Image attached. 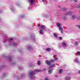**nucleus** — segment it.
Returning a JSON list of instances; mask_svg holds the SVG:
<instances>
[{"mask_svg":"<svg viewBox=\"0 0 80 80\" xmlns=\"http://www.w3.org/2000/svg\"><path fill=\"white\" fill-rule=\"evenodd\" d=\"M57 25L58 27H59V29L61 31V33H63V28L61 27V23H58L57 24Z\"/></svg>","mask_w":80,"mask_h":80,"instance_id":"f257e3e1","label":"nucleus"},{"mask_svg":"<svg viewBox=\"0 0 80 80\" xmlns=\"http://www.w3.org/2000/svg\"><path fill=\"white\" fill-rule=\"evenodd\" d=\"M34 75H35V72L33 71H32L29 72V76L30 78H33Z\"/></svg>","mask_w":80,"mask_h":80,"instance_id":"f03ea898","label":"nucleus"},{"mask_svg":"<svg viewBox=\"0 0 80 80\" xmlns=\"http://www.w3.org/2000/svg\"><path fill=\"white\" fill-rule=\"evenodd\" d=\"M54 62V60L52 59L50 61H46V63L48 65H50V64H51V63L52 62Z\"/></svg>","mask_w":80,"mask_h":80,"instance_id":"7ed1b4c3","label":"nucleus"},{"mask_svg":"<svg viewBox=\"0 0 80 80\" xmlns=\"http://www.w3.org/2000/svg\"><path fill=\"white\" fill-rule=\"evenodd\" d=\"M28 3L29 4H33L35 3L34 0H30L28 1Z\"/></svg>","mask_w":80,"mask_h":80,"instance_id":"20e7f679","label":"nucleus"},{"mask_svg":"<svg viewBox=\"0 0 80 80\" xmlns=\"http://www.w3.org/2000/svg\"><path fill=\"white\" fill-rule=\"evenodd\" d=\"M72 12H67L66 14V15H70V16L72 15Z\"/></svg>","mask_w":80,"mask_h":80,"instance_id":"39448f33","label":"nucleus"},{"mask_svg":"<svg viewBox=\"0 0 80 80\" xmlns=\"http://www.w3.org/2000/svg\"><path fill=\"white\" fill-rule=\"evenodd\" d=\"M62 45L63 47H67V43H65V42H62Z\"/></svg>","mask_w":80,"mask_h":80,"instance_id":"423d86ee","label":"nucleus"},{"mask_svg":"<svg viewBox=\"0 0 80 80\" xmlns=\"http://www.w3.org/2000/svg\"><path fill=\"white\" fill-rule=\"evenodd\" d=\"M46 51H48V52H49V51H50V50H51V48H47L46 49Z\"/></svg>","mask_w":80,"mask_h":80,"instance_id":"0eeeda50","label":"nucleus"},{"mask_svg":"<svg viewBox=\"0 0 80 80\" xmlns=\"http://www.w3.org/2000/svg\"><path fill=\"white\" fill-rule=\"evenodd\" d=\"M74 44L75 47H77V46H78V42H74Z\"/></svg>","mask_w":80,"mask_h":80,"instance_id":"6e6552de","label":"nucleus"},{"mask_svg":"<svg viewBox=\"0 0 80 80\" xmlns=\"http://www.w3.org/2000/svg\"><path fill=\"white\" fill-rule=\"evenodd\" d=\"M76 17V16L75 15H73L72 16L71 18L72 19H75Z\"/></svg>","mask_w":80,"mask_h":80,"instance_id":"1a4fd4ad","label":"nucleus"},{"mask_svg":"<svg viewBox=\"0 0 80 80\" xmlns=\"http://www.w3.org/2000/svg\"><path fill=\"white\" fill-rule=\"evenodd\" d=\"M41 28L42 29H45V27L44 25L42 26H41Z\"/></svg>","mask_w":80,"mask_h":80,"instance_id":"9d476101","label":"nucleus"},{"mask_svg":"<svg viewBox=\"0 0 80 80\" xmlns=\"http://www.w3.org/2000/svg\"><path fill=\"white\" fill-rule=\"evenodd\" d=\"M62 72H63V70L60 69L59 71V73H61Z\"/></svg>","mask_w":80,"mask_h":80,"instance_id":"9b49d317","label":"nucleus"},{"mask_svg":"<svg viewBox=\"0 0 80 80\" xmlns=\"http://www.w3.org/2000/svg\"><path fill=\"white\" fill-rule=\"evenodd\" d=\"M55 66V64H52L51 65L50 67H49V68H52V67H53L54 66Z\"/></svg>","mask_w":80,"mask_h":80,"instance_id":"f8f14e48","label":"nucleus"},{"mask_svg":"<svg viewBox=\"0 0 80 80\" xmlns=\"http://www.w3.org/2000/svg\"><path fill=\"white\" fill-rule=\"evenodd\" d=\"M43 32V31L42 30H41L39 31V33L40 34H42Z\"/></svg>","mask_w":80,"mask_h":80,"instance_id":"ddd939ff","label":"nucleus"},{"mask_svg":"<svg viewBox=\"0 0 80 80\" xmlns=\"http://www.w3.org/2000/svg\"><path fill=\"white\" fill-rule=\"evenodd\" d=\"M35 71L36 72H41V71H42L41 70H35Z\"/></svg>","mask_w":80,"mask_h":80,"instance_id":"4468645a","label":"nucleus"},{"mask_svg":"<svg viewBox=\"0 0 80 80\" xmlns=\"http://www.w3.org/2000/svg\"><path fill=\"white\" fill-rule=\"evenodd\" d=\"M75 62H76L77 63H79V62L78 61V59H75Z\"/></svg>","mask_w":80,"mask_h":80,"instance_id":"2eb2a0df","label":"nucleus"},{"mask_svg":"<svg viewBox=\"0 0 80 80\" xmlns=\"http://www.w3.org/2000/svg\"><path fill=\"white\" fill-rule=\"evenodd\" d=\"M40 63H41V62L40 61H38V64L39 65H40Z\"/></svg>","mask_w":80,"mask_h":80,"instance_id":"dca6fc26","label":"nucleus"},{"mask_svg":"<svg viewBox=\"0 0 80 80\" xmlns=\"http://www.w3.org/2000/svg\"><path fill=\"white\" fill-rule=\"evenodd\" d=\"M48 72L49 74H51V73H52V71L51 70H49Z\"/></svg>","mask_w":80,"mask_h":80,"instance_id":"f3484780","label":"nucleus"},{"mask_svg":"<svg viewBox=\"0 0 80 80\" xmlns=\"http://www.w3.org/2000/svg\"><path fill=\"white\" fill-rule=\"evenodd\" d=\"M54 36L55 37H57V34H56L55 33L54 34Z\"/></svg>","mask_w":80,"mask_h":80,"instance_id":"a211bd4d","label":"nucleus"},{"mask_svg":"<svg viewBox=\"0 0 80 80\" xmlns=\"http://www.w3.org/2000/svg\"><path fill=\"white\" fill-rule=\"evenodd\" d=\"M74 2H77V0H72Z\"/></svg>","mask_w":80,"mask_h":80,"instance_id":"6ab92c4d","label":"nucleus"},{"mask_svg":"<svg viewBox=\"0 0 80 80\" xmlns=\"http://www.w3.org/2000/svg\"><path fill=\"white\" fill-rule=\"evenodd\" d=\"M77 53L78 55H80V52H77Z\"/></svg>","mask_w":80,"mask_h":80,"instance_id":"aec40b11","label":"nucleus"},{"mask_svg":"<svg viewBox=\"0 0 80 80\" xmlns=\"http://www.w3.org/2000/svg\"><path fill=\"white\" fill-rule=\"evenodd\" d=\"M9 40H10V41H12V40H13V39L12 38H9Z\"/></svg>","mask_w":80,"mask_h":80,"instance_id":"412c9836","label":"nucleus"},{"mask_svg":"<svg viewBox=\"0 0 80 80\" xmlns=\"http://www.w3.org/2000/svg\"><path fill=\"white\" fill-rule=\"evenodd\" d=\"M68 78H69L68 77H66L65 78L66 80H68Z\"/></svg>","mask_w":80,"mask_h":80,"instance_id":"4be33fe9","label":"nucleus"},{"mask_svg":"<svg viewBox=\"0 0 80 80\" xmlns=\"http://www.w3.org/2000/svg\"><path fill=\"white\" fill-rule=\"evenodd\" d=\"M78 8H80V4H78Z\"/></svg>","mask_w":80,"mask_h":80,"instance_id":"5701e85b","label":"nucleus"},{"mask_svg":"<svg viewBox=\"0 0 80 80\" xmlns=\"http://www.w3.org/2000/svg\"><path fill=\"white\" fill-rule=\"evenodd\" d=\"M63 19L64 20H65V19H67V18L66 17H64Z\"/></svg>","mask_w":80,"mask_h":80,"instance_id":"b1692460","label":"nucleus"},{"mask_svg":"<svg viewBox=\"0 0 80 80\" xmlns=\"http://www.w3.org/2000/svg\"><path fill=\"white\" fill-rule=\"evenodd\" d=\"M59 39H60V40H62V37H59Z\"/></svg>","mask_w":80,"mask_h":80,"instance_id":"393cba45","label":"nucleus"},{"mask_svg":"<svg viewBox=\"0 0 80 80\" xmlns=\"http://www.w3.org/2000/svg\"><path fill=\"white\" fill-rule=\"evenodd\" d=\"M58 59L57 58H54V60H57Z\"/></svg>","mask_w":80,"mask_h":80,"instance_id":"a878e982","label":"nucleus"},{"mask_svg":"<svg viewBox=\"0 0 80 80\" xmlns=\"http://www.w3.org/2000/svg\"><path fill=\"white\" fill-rule=\"evenodd\" d=\"M45 80H48V78H45Z\"/></svg>","mask_w":80,"mask_h":80,"instance_id":"bb28decb","label":"nucleus"},{"mask_svg":"<svg viewBox=\"0 0 80 80\" xmlns=\"http://www.w3.org/2000/svg\"><path fill=\"white\" fill-rule=\"evenodd\" d=\"M77 19L78 20H80V17L78 18H77Z\"/></svg>","mask_w":80,"mask_h":80,"instance_id":"cd10ccee","label":"nucleus"},{"mask_svg":"<svg viewBox=\"0 0 80 80\" xmlns=\"http://www.w3.org/2000/svg\"><path fill=\"white\" fill-rule=\"evenodd\" d=\"M13 44H14V45H15V44H16V43L15 42H14V43H13Z\"/></svg>","mask_w":80,"mask_h":80,"instance_id":"c85d7f7f","label":"nucleus"},{"mask_svg":"<svg viewBox=\"0 0 80 80\" xmlns=\"http://www.w3.org/2000/svg\"><path fill=\"white\" fill-rule=\"evenodd\" d=\"M42 2H44V1H45V0H42Z\"/></svg>","mask_w":80,"mask_h":80,"instance_id":"c756f323","label":"nucleus"},{"mask_svg":"<svg viewBox=\"0 0 80 80\" xmlns=\"http://www.w3.org/2000/svg\"><path fill=\"white\" fill-rule=\"evenodd\" d=\"M44 71H45V70H46V68L44 69Z\"/></svg>","mask_w":80,"mask_h":80,"instance_id":"7c9ffc66","label":"nucleus"},{"mask_svg":"<svg viewBox=\"0 0 80 80\" xmlns=\"http://www.w3.org/2000/svg\"><path fill=\"white\" fill-rule=\"evenodd\" d=\"M63 8V9H64V10H65V8Z\"/></svg>","mask_w":80,"mask_h":80,"instance_id":"2f4dec72","label":"nucleus"},{"mask_svg":"<svg viewBox=\"0 0 80 80\" xmlns=\"http://www.w3.org/2000/svg\"><path fill=\"white\" fill-rule=\"evenodd\" d=\"M79 28H80V26H79Z\"/></svg>","mask_w":80,"mask_h":80,"instance_id":"473e14b6","label":"nucleus"},{"mask_svg":"<svg viewBox=\"0 0 80 80\" xmlns=\"http://www.w3.org/2000/svg\"><path fill=\"white\" fill-rule=\"evenodd\" d=\"M29 48H30V47H29Z\"/></svg>","mask_w":80,"mask_h":80,"instance_id":"72a5a7b5","label":"nucleus"}]
</instances>
